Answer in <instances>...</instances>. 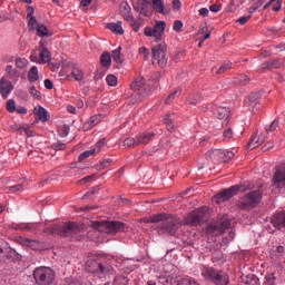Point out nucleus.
<instances>
[{
    "label": "nucleus",
    "instance_id": "obj_50",
    "mask_svg": "<svg viewBox=\"0 0 285 285\" xmlns=\"http://www.w3.org/2000/svg\"><path fill=\"white\" fill-rule=\"evenodd\" d=\"M38 23H39V22L37 21V18H36L35 16L29 17V21H28V28H29V30L35 31V29L37 28L36 26H37Z\"/></svg>",
    "mask_w": 285,
    "mask_h": 285
},
{
    "label": "nucleus",
    "instance_id": "obj_34",
    "mask_svg": "<svg viewBox=\"0 0 285 285\" xmlns=\"http://www.w3.org/2000/svg\"><path fill=\"white\" fill-rule=\"evenodd\" d=\"M234 83H236L237 86H248V83H250V78L242 73L234 79Z\"/></svg>",
    "mask_w": 285,
    "mask_h": 285
},
{
    "label": "nucleus",
    "instance_id": "obj_62",
    "mask_svg": "<svg viewBox=\"0 0 285 285\" xmlns=\"http://www.w3.org/2000/svg\"><path fill=\"white\" fill-rule=\"evenodd\" d=\"M139 55H141V57H144V59H148L150 51H148V49L146 47H140Z\"/></svg>",
    "mask_w": 285,
    "mask_h": 285
},
{
    "label": "nucleus",
    "instance_id": "obj_30",
    "mask_svg": "<svg viewBox=\"0 0 285 285\" xmlns=\"http://www.w3.org/2000/svg\"><path fill=\"white\" fill-rule=\"evenodd\" d=\"M166 215L164 214H155L153 216H150V218L145 219V222L147 224H159V222H161V224H164V222H166Z\"/></svg>",
    "mask_w": 285,
    "mask_h": 285
},
{
    "label": "nucleus",
    "instance_id": "obj_15",
    "mask_svg": "<svg viewBox=\"0 0 285 285\" xmlns=\"http://www.w3.org/2000/svg\"><path fill=\"white\" fill-rule=\"evenodd\" d=\"M18 242L21 246H27L28 248H31V250H43V243L40 240L20 237Z\"/></svg>",
    "mask_w": 285,
    "mask_h": 285
},
{
    "label": "nucleus",
    "instance_id": "obj_42",
    "mask_svg": "<svg viewBox=\"0 0 285 285\" xmlns=\"http://www.w3.org/2000/svg\"><path fill=\"white\" fill-rule=\"evenodd\" d=\"M153 8L156 12H159V14H164V2L161 0H154Z\"/></svg>",
    "mask_w": 285,
    "mask_h": 285
},
{
    "label": "nucleus",
    "instance_id": "obj_63",
    "mask_svg": "<svg viewBox=\"0 0 285 285\" xmlns=\"http://www.w3.org/2000/svg\"><path fill=\"white\" fill-rule=\"evenodd\" d=\"M282 3H283V0H275V3L272 10L274 12H279V10H282Z\"/></svg>",
    "mask_w": 285,
    "mask_h": 285
},
{
    "label": "nucleus",
    "instance_id": "obj_19",
    "mask_svg": "<svg viewBox=\"0 0 285 285\" xmlns=\"http://www.w3.org/2000/svg\"><path fill=\"white\" fill-rule=\"evenodd\" d=\"M130 4L127 1H122L119 6L120 14L124 17L125 21H135V17L130 12Z\"/></svg>",
    "mask_w": 285,
    "mask_h": 285
},
{
    "label": "nucleus",
    "instance_id": "obj_22",
    "mask_svg": "<svg viewBox=\"0 0 285 285\" xmlns=\"http://www.w3.org/2000/svg\"><path fill=\"white\" fill-rule=\"evenodd\" d=\"M33 115H36L38 119L43 124L45 121H50V115H48V110H46V108H43L41 105L35 107Z\"/></svg>",
    "mask_w": 285,
    "mask_h": 285
},
{
    "label": "nucleus",
    "instance_id": "obj_46",
    "mask_svg": "<svg viewBox=\"0 0 285 285\" xmlns=\"http://www.w3.org/2000/svg\"><path fill=\"white\" fill-rule=\"evenodd\" d=\"M277 128H279V118H276L265 130L266 132H275Z\"/></svg>",
    "mask_w": 285,
    "mask_h": 285
},
{
    "label": "nucleus",
    "instance_id": "obj_64",
    "mask_svg": "<svg viewBox=\"0 0 285 285\" xmlns=\"http://www.w3.org/2000/svg\"><path fill=\"white\" fill-rule=\"evenodd\" d=\"M60 132H61L62 137H68V135L70 134V127L68 125H63L60 128Z\"/></svg>",
    "mask_w": 285,
    "mask_h": 285
},
{
    "label": "nucleus",
    "instance_id": "obj_43",
    "mask_svg": "<svg viewBox=\"0 0 285 285\" xmlns=\"http://www.w3.org/2000/svg\"><path fill=\"white\" fill-rule=\"evenodd\" d=\"M170 115H166L164 118V124L167 126V130L169 132H173L175 130V125L173 124V118H170Z\"/></svg>",
    "mask_w": 285,
    "mask_h": 285
},
{
    "label": "nucleus",
    "instance_id": "obj_26",
    "mask_svg": "<svg viewBox=\"0 0 285 285\" xmlns=\"http://www.w3.org/2000/svg\"><path fill=\"white\" fill-rule=\"evenodd\" d=\"M214 115H215V117H217V119L227 120L228 117H230V109H228L226 107H217Z\"/></svg>",
    "mask_w": 285,
    "mask_h": 285
},
{
    "label": "nucleus",
    "instance_id": "obj_41",
    "mask_svg": "<svg viewBox=\"0 0 285 285\" xmlns=\"http://www.w3.org/2000/svg\"><path fill=\"white\" fill-rule=\"evenodd\" d=\"M177 285H199V283L195 278L186 277L178 279Z\"/></svg>",
    "mask_w": 285,
    "mask_h": 285
},
{
    "label": "nucleus",
    "instance_id": "obj_25",
    "mask_svg": "<svg viewBox=\"0 0 285 285\" xmlns=\"http://www.w3.org/2000/svg\"><path fill=\"white\" fill-rule=\"evenodd\" d=\"M6 77L7 79H10L11 81H19L20 72L17 70L12 65H8L6 67Z\"/></svg>",
    "mask_w": 285,
    "mask_h": 285
},
{
    "label": "nucleus",
    "instance_id": "obj_10",
    "mask_svg": "<svg viewBox=\"0 0 285 285\" xmlns=\"http://www.w3.org/2000/svg\"><path fill=\"white\" fill-rule=\"evenodd\" d=\"M206 215H208L206 207H199L187 215L185 224L188 226H199V224H204V222H206Z\"/></svg>",
    "mask_w": 285,
    "mask_h": 285
},
{
    "label": "nucleus",
    "instance_id": "obj_35",
    "mask_svg": "<svg viewBox=\"0 0 285 285\" xmlns=\"http://www.w3.org/2000/svg\"><path fill=\"white\" fill-rule=\"evenodd\" d=\"M36 32L38 37H50L48 27L46 24L38 23L36 27Z\"/></svg>",
    "mask_w": 285,
    "mask_h": 285
},
{
    "label": "nucleus",
    "instance_id": "obj_18",
    "mask_svg": "<svg viewBox=\"0 0 285 285\" xmlns=\"http://www.w3.org/2000/svg\"><path fill=\"white\" fill-rule=\"evenodd\" d=\"M257 137H258V141H255V139H257ZM264 141H266V135L261 134L259 136H257V131H256L249 138V141L247 142V148H248V150H255V148H259V146H262V144H264Z\"/></svg>",
    "mask_w": 285,
    "mask_h": 285
},
{
    "label": "nucleus",
    "instance_id": "obj_38",
    "mask_svg": "<svg viewBox=\"0 0 285 285\" xmlns=\"http://www.w3.org/2000/svg\"><path fill=\"white\" fill-rule=\"evenodd\" d=\"M71 77H73L76 81H81L83 79V71L77 67H72Z\"/></svg>",
    "mask_w": 285,
    "mask_h": 285
},
{
    "label": "nucleus",
    "instance_id": "obj_52",
    "mask_svg": "<svg viewBox=\"0 0 285 285\" xmlns=\"http://www.w3.org/2000/svg\"><path fill=\"white\" fill-rule=\"evenodd\" d=\"M7 110H8V112H16L17 105L13 99H10L7 101Z\"/></svg>",
    "mask_w": 285,
    "mask_h": 285
},
{
    "label": "nucleus",
    "instance_id": "obj_6",
    "mask_svg": "<svg viewBox=\"0 0 285 285\" xmlns=\"http://www.w3.org/2000/svg\"><path fill=\"white\" fill-rule=\"evenodd\" d=\"M32 275L37 285H52L55 282V269L50 267H37Z\"/></svg>",
    "mask_w": 285,
    "mask_h": 285
},
{
    "label": "nucleus",
    "instance_id": "obj_33",
    "mask_svg": "<svg viewBox=\"0 0 285 285\" xmlns=\"http://www.w3.org/2000/svg\"><path fill=\"white\" fill-rule=\"evenodd\" d=\"M39 57H40V63H49V61H52V55L48 49H42L40 51Z\"/></svg>",
    "mask_w": 285,
    "mask_h": 285
},
{
    "label": "nucleus",
    "instance_id": "obj_59",
    "mask_svg": "<svg viewBox=\"0 0 285 285\" xmlns=\"http://www.w3.org/2000/svg\"><path fill=\"white\" fill-rule=\"evenodd\" d=\"M275 279H276L275 274H267L265 276V283L267 285H275Z\"/></svg>",
    "mask_w": 285,
    "mask_h": 285
},
{
    "label": "nucleus",
    "instance_id": "obj_28",
    "mask_svg": "<svg viewBox=\"0 0 285 285\" xmlns=\"http://www.w3.org/2000/svg\"><path fill=\"white\" fill-rule=\"evenodd\" d=\"M108 30H111L114 35H124V27H121V21L107 23Z\"/></svg>",
    "mask_w": 285,
    "mask_h": 285
},
{
    "label": "nucleus",
    "instance_id": "obj_13",
    "mask_svg": "<svg viewBox=\"0 0 285 285\" xmlns=\"http://www.w3.org/2000/svg\"><path fill=\"white\" fill-rule=\"evenodd\" d=\"M179 226H181L179 220L169 218L161 223L160 228L164 233H168V235H175L179 230Z\"/></svg>",
    "mask_w": 285,
    "mask_h": 285
},
{
    "label": "nucleus",
    "instance_id": "obj_53",
    "mask_svg": "<svg viewBox=\"0 0 285 285\" xmlns=\"http://www.w3.org/2000/svg\"><path fill=\"white\" fill-rule=\"evenodd\" d=\"M223 137L225 141H230V139H233V129L232 128L225 129L223 132Z\"/></svg>",
    "mask_w": 285,
    "mask_h": 285
},
{
    "label": "nucleus",
    "instance_id": "obj_1",
    "mask_svg": "<svg viewBox=\"0 0 285 285\" xmlns=\"http://www.w3.org/2000/svg\"><path fill=\"white\" fill-rule=\"evenodd\" d=\"M86 269L88 273L97 275V277H107V275H112L115 268L110 259L106 257H98L96 259H89L87 262Z\"/></svg>",
    "mask_w": 285,
    "mask_h": 285
},
{
    "label": "nucleus",
    "instance_id": "obj_48",
    "mask_svg": "<svg viewBox=\"0 0 285 285\" xmlns=\"http://www.w3.org/2000/svg\"><path fill=\"white\" fill-rule=\"evenodd\" d=\"M233 68V63L226 62L223 63L219 69L216 71V75H224V72H227V70H230Z\"/></svg>",
    "mask_w": 285,
    "mask_h": 285
},
{
    "label": "nucleus",
    "instance_id": "obj_49",
    "mask_svg": "<svg viewBox=\"0 0 285 285\" xmlns=\"http://www.w3.org/2000/svg\"><path fill=\"white\" fill-rule=\"evenodd\" d=\"M28 66V59L26 58H17L16 59V67L20 70H23V68H27Z\"/></svg>",
    "mask_w": 285,
    "mask_h": 285
},
{
    "label": "nucleus",
    "instance_id": "obj_21",
    "mask_svg": "<svg viewBox=\"0 0 285 285\" xmlns=\"http://www.w3.org/2000/svg\"><path fill=\"white\" fill-rule=\"evenodd\" d=\"M213 255V262H222L224 259V253L222 252V244L214 243L209 248Z\"/></svg>",
    "mask_w": 285,
    "mask_h": 285
},
{
    "label": "nucleus",
    "instance_id": "obj_12",
    "mask_svg": "<svg viewBox=\"0 0 285 285\" xmlns=\"http://www.w3.org/2000/svg\"><path fill=\"white\" fill-rule=\"evenodd\" d=\"M240 189H242V186L239 185H234L227 189H224L223 191L214 196V202H216V204H224V202H228V199H233V197H235V195H237Z\"/></svg>",
    "mask_w": 285,
    "mask_h": 285
},
{
    "label": "nucleus",
    "instance_id": "obj_16",
    "mask_svg": "<svg viewBox=\"0 0 285 285\" xmlns=\"http://www.w3.org/2000/svg\"><path fill=\"white\" fill-rule=\"evenodd\" d=\"M273 183L277 188H285V165L276 169L273 176Z\"/></svg>",
    "mask_w": 285,
    "mask_h": 285
},
{
    "label": "nucleus",
    "instance_id": "obj_3",
    "mask_svg": "<svg viewBox=\"0 0 285 285\" xmlns=\"http://www.w3.org/2000/svg\"><path fill=\"white\" fill-rule=\"evenodd\" d=\"M45 233L58 234L60 237H69V239L78 242L81 227L77 223L68 222L63 226L56 225L52 228H46Z\"/></svg>",
    "mask_w": 285,
    "mask_h": 285
},
{
    "label": "nucleus",
    "instance_id": "obj_8",
    "mask_svg": "<svg viewBox=\"0 0 285 285\" xmlns=\"http://www.w3.org/2000/svg\"><path fill=\"white\" fill-rule=\"evenodd\" d=\"M168 47L165 42H160L151 48L153 65L159 66V68H166L168 66Z\"/></svg>",
    "mask_w": 285,
    "mask_h": 285
},
{
    "label": "nucleus",
    "instance_id": "obj_7",
    "mask_svg": "<svg viewBox=\"0 0 285 285\" xmlns=\"http://www.w3.org/2000/svg\"><path fill=\"white\" fill-rule=\"evenodd\" d=\"M228 228H230V218H228V215H223L218 222L209 223L206 232L207 235L219 237V235H224Z\"/></svg>",
    "mask_w": 285,
    "mask_h": 285
},
{
    "label": "nucleus",
    "instance_id": "obj_29",
    "mask_svg": "<svg viewBox=\"0 0 285 285\" xmlns=\"http://www.w3.org/2000/svg\"><path fill=\"white\" fill-rule=\"evenodd\" d=\"M99 121H101V116L99 115L91 116L90 120L88 122H85L83 130H92V128H95V126H97Z\"/></svg>",
    "mask_w": 285,
    "mask_h": 285
},
{
    "label": "nucleus",
    "instance_id": "obj_31",
    "mask_svg": "<svg viewBox=\"0 0 285 285\" xmlns=\"http://www.w3.org/2000/svg\"><path fill=\"white\" fill-rule=\"evenodd\" d=\"M28 79L30 83H35V81H39V69L37 68V66H33L30 68L28 72Z\"/></svg>",
    "mask_w": 285,
    "mask_h": 285
},
{
    "label": "nucleus",
    "instance_id": "obj_32",
    "mask_svg": "<svg viewBox=\"0 0 285 285\" xmlns=\"http://www.w3.org/2000/svg\"><path fill=\"white\" fill-rule=\"evenodd\" d=\"M100 63L104 68H110L112 63V56L109 52H104L100 57Z\"/></svg>",
    "mask_w": 285,
    "mask_h": 285
},
{
    "label": "nucleus",
    "instance_id": "obj_44",
    "mask_svg": "<svg viewBox=\"0 0 285 285\" xmlns=\"http://www.w3.org/2000/svg\"><path fill=\"white\" fill-rule=\"evenodd\" d=\"M97 153V148L86 150L79 155L78 161H83V159H88V157H91V155H95Z\"/></svg>",
    "mask_w": 285,
    "mask_h": 285
},
{
    "label": "nucleus",
    "instance_id": "obj_57",
    "mask_svg": "<svg viewBox=\"0 0 285 285\" xmlns=\"http://www.w3.org/2000/svg\"><path fill=\"white\" fill-rule=\"evenodd\" d=\"M139 99H141V94H132L129 99L130 106H135V104H137Z\"/></svg>",
    "mask_w": 285,
    "mask_h": 285
},
{
    "label": "nucleus",
    "instance_id": "obj_40",
    "mask_svg": "<svg viewBox=\"0 0 285 285\" xmlns=\"http://www.w3.org/2000/svg\"><path fill=\"white\" fill-rule=\"evenodd\" d=\"M130 279L127 276L118 275L114 278V285H128Z\"/></svg>",
    "mask_w": 285,
    "mask_h": 285
},
{
    "label": "nucleus",
    "instance_id": "obj_55",
    "mask_svg": "<svg viewBox=\"0 0 285 285\" xmlns=\"http://www.w3.org/2000/svg\"><path fill=\"white\" fill-rule=\"evenodd\" d=\"M9 190L11 193H23L24 187H23V184H18V185L9 187Z\"/></svg>",
    "mask_w": 285,
    "mask_h": 285
},
{
    "label": "nucleus",
    "instance_id": "obj_47",
    "mask_svg": "<svg viewBox=\"0 0 285 285\" xmlns=\"http://www.w3.org/2000/svg\"><path fill=\"white\" fill-rule=\"evenodd\" d=\"M29 92L33 99L41 101V92L39 90H37V87L31 86L29 89Z\"/></svg>",
    "mask_w": 285,
    "mask_h": 285
},
{
    "label": "nucleus",
    "instance_id": "obj_23",
    "mask_svg": "<svg viewBox=\"0 0 285 285\" xmlns=\"http://www.w3.org/2000/svg\"><path fill=\"white\" fill-rule=\"evenodd\" d=\"M278 68H282L279 59L267 60L261 65V70H277Z\"/></svg>",
    "mask_w": 285,
    "mask_h": 285
},
{
    "label": "nucleus",
    "instance_id": "obj_14",
    "mask_svg": "<svg viewBox=\"0 0 285 285\" xmlns=\"http://www.w3.org/2000/svg\"><path fill=\"white\" fill-rule=\"evenodd\" d=\"M131 90L138 92V95H148V85H146V79L144 77H137L130 85Z\"/></svg>",
    "mask_w": 285,
    "mask_h": 285
},
{
    "label": "nucleus",
    "instance_id": "obj_4",
    "mask_svg": "<svg viewBox=\"0 0 285 285\" xmlns=\"http://www.w3.org/2000/svg\"><path fill=\"white\" fill-rule=\"evenodd\" d=\"M202 277H204V279L215 285L230 284V277L228 276V274L215 267L204 266L202 269Z\"/></svg>",
    "mask_w": 285,
    "mask_h": 285
},
{
    "label": "nucleus",
    "instance_id": "obj_54",
    "mask_svg": "<svg viewBox=\"0 0 285 285\" xmlns=\"http://www.w3.org/2000/svg\"><path fill=\"white\" fill-rule=\"evenodd\" d=\"M106 81H107L108 86H111V87L117 86V78L115 75H108L106 78Z\"/></svg>",
    "mask_w": 285,
    "mask_h": 285
},
{
    "label": "nucleus",
    "instance_id": "obj_24",
    "mask_svg": "<svg viewBox=\"0 0 285 285\" xmlns=\"http://www.w3.org/2000/svg\"><path fill=\"white\" fill-rule=\"evenodd\" d=\"M155 137V134H140L136 136L137 146H146L147 144H150L153 141V138Z\"/></svg>",
    "mask_w": 285,
    "mask_h": 285
},
{
    "label": "nucleus",
    "instance_id": "obj_56",
    "mask_svg": "<svg viewBox=\"0 0 285 285\" xmlns=\"http://www.w3.org/2000/svg\"><path fill=\"white\" fill-rule=\"evenodd\" d=\"M181 28H184V22H181V20H175L173 30H175V32H181Z\"/></svg>",
    "mask_w": 285,
    "mask_h": 285
},
{
    "label": "nucleus",
    "instance_id": "obj_39",
    "mask_svg": "<svg viewBox=\"0 0 285 285\" xmlns=\"http://www.w3.org/2000/svg\"><path fill=\"white\" fill-rule=\"evenodd\" d=\"M202 99V94H195L187 99V102L189 104V106H197V104H199Z\"/></svg>",
    "mask_w": 285,
    "mask_h": 285
},
{
    "label": "nucleus",
    "instance_id": "obj_9",
    "mask_svg": "<svg viewBox=\"0 0 285 285\" xmlns=\"http://www.w3.org/2000/svg\"><path fill=\"white\" fill-rule=\"evenodd\" d=\"M166 32V21H156L153 27H146L144 30L145 37H154L156 43H159L164 39V33Z\"/></svg>",
    "mask_w": 285,
    "mask_h": 285
},
{
    "label": "nucleus",
    "instance_id": "obj_2",
    "mask_svg": "<svg viewBox=\"0 0 285 285\" xmlns=\"http://www.w3.org/2000/svg\"><path fill=\"white\" fill-rule=\"evenodd\" d=\"M91 227L107 235H117V233H126L128 230V225L119 220H94L91 222Z\"/></svg>",
    "mask_w": 285,
    "mask_h": 285
},
{
    "label": "nucleus",
    "instance_id": "obj_5",
    "mask_svg": "<svg viewBox=\"0 0 285 285\" xmlns=\"http://www.w3.org/2000/svg\"><path fill=\"white\" fill-rule=\"evenodd\" d=\"M264 193L261 189L252 190L240 198L238 203L239 210H253L262 204Z\"/></svg>",
    "mask_w": 285,
    "mask_h": 285
},
{
    "label": "nucleus",
    "instance_id": "obj_61",
    "mask_svg": "<svg viewBox=\"0 0 285 285\" xmlns=\"http://www.w3.org/2000/svg\"><path fill=\"white\" fill-rule=\"evenodd\" d=\"M53 150H66V148H68V145L63 144V142H56L52 146Z\"/></svg>",
    "mask_w": 285,
    "mask_h": 285
},
{
    "label": "nucleus",
    "instance_id": "obj_51",
    "mask_svg": "<svg viewBox=\"0 0 285 285\" xmlns=\"http://www.w3.org/2000/svg\"><path fill=\"white\" fill-rule=\"evenodd\" d=\"M124 146H127V148H130L131 146H138L137 145V137L136 138H132V137L126 138L124 140Z\"/></svg>",
    "mask_w": 285,
    "mask_h": 285
},
{
    "label": "nucleus",
    "instance_id": "obj_27",
    "mask_svg": "<svg viewBox=\"0 0 285 285\" xmlns=\"http://www.w3.org/2000/svg\"><path fill=\"white\" fill-rule=\"evenodd\" d=\"M242 282L246 285H259V278L255 274L243 275Z\"/></svg>",
    "mask_w": 285,
    "mask_h": 285
},
{
    "label": "nucleus",
    "instance_id": "obj_36",
    "mask_svg": "<svg viewBox=\"0 0 285 285\" xmlns=\"http://www.w3.org/2000/svg\"><path fill=\"white\" fill-rule=\"evenodd\" d=\"M284 255V246H278L276 247V249L271 250L269 256L271 259H274V262H276V259H279V257H282Z\"/></svg>",
    "mask_w": 285,
    "mask_h": 285
},
{
    "label": "nucleus",
    "instance_id": "obj_45",
    "mask_svg": "<svg viewBox=\"0 0 285 285\" xmlns=\"http://www.w3.org/2000/svg\"><path fill=\"white\" fill-rule=\"evenodd\" d=\"M259 99H262V91H256L248 96V101L250 104H257V101H259Z\"/></svg>",
    "mask_w": 285,
    "mask_h": 285
},
{
    "label": "nucleus",
    "instance_id": "obj_60",
    "mask_svg": "<svg viewBox=\"0 0 285 285\" xmlns=\"http://www.w3.org/2000/svg\"><path fill=\"white\" fill-rule=\"evenodd\" d=\"M111 164H112V159L111 158L104 159L100 163L99 170H104V168H108V166H110Z\"/></svg>",
    "mask_w": 285,
    "mask_h": 285
},
{
    "label": "nucleus",
    "instance_id": "obj_37",
    "mask_svg": "<svg viewBox=\"0 0 285 285\" xmlns=\"http://www.w3.org/2000/svg\"><path fill=\"white\" fill-rule=\"evenodd\" d=\"M111 57L114 61H116V63H124V56H121V47H118L117 49H115L112 51Z\"/></svg>",
    "mask_w": 285,
    "mask_h": 285
},
{
    "label": "nucleus",
    "instance_id": "obj_17",
    "mask_svg": "<svg viewBox=\"0 0 285 285\" xmlns=\"http://www.w3.org/2000/svg\"><path fill=\"white\" fill-rule=\"evenodd\" d=\"M132 7L136 12H140L144 17H150V4L146 0H137Z\"/></svg>",
    "mask_w": 285,
    "mask_h": 285
},
{
    "label": "nucleus",
    "instance_id": "obj_20",
    "mask_svg": "<svg viewBox=\"0 0 285 285\" xmlns=\"http://www.w3.org/2000/svg\"><path fill=\"white\" fill-rule=\"evenodd\" d=\"M12 82L9 80H6V78H1L0 80V95H2L3 99L8 98V95L12 92L13 90Z\"/></svg>",
    "mask_w": 285,
    "mask_h": 285
},
{
    "label": "nucleus",
    "instance_id": "obj_58",
    "mask_svg": "<svg viewBox=\"0 0 285 285\" xmlns=\"http://www.w3.org/2000/svg\"><path fill=\"white\" fill-rule=\"evenodd\" d=\"M179 94V90H175L171 94L168 95L165 104H173V101H175V98L177 97V95Z\"/></svg>",
    "mask_w": 285,
    "mask_h": 285
},
{
    "label": "nucleus",
    "instance_id": "obj_11",
    "mask_svg": "<svg viewBox=\"0 0 285 285\" xmlns=\"http://www.w3.org/2000/svg\"><path fill=\"white\" fill-rule=\"evenodd\" d=\"M206 157L212 161L227 163L235 157V153L224 149H212L206 154Z\"/></svg>",
    "mask_w": 285,
    "mask_h": 285
}]
</instances>
